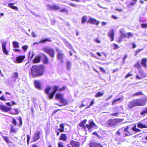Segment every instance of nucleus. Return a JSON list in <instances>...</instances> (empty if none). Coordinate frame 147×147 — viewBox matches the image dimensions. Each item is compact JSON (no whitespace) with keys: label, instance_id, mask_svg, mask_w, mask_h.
Here are the masks:
<instances>
[{"label":"nucleus","instance_id":"c03bdc74","mask_svg":"<svg viewBox=\"0 0 147 147\" xmlns=\"http://www.w3.org/2000/svg\"><path fill=\"white\" fill-rule=\"evenodd\" d=\"M10 130L11 131L10 132H13L14 133L16 132V131L15 128L13 127L12 125H11V127L10 129Z\"/></svg>","mask_w":147,"mask_h":147},{"label":"nucleus","instance_id":"9d476101","mask_svg":"<svg viewBox=\"0 0 147 147\" xmlns=\"http://www.w3.org/2000/svg\"><path fill=\"white\" fill-rule=\"evenodd\" d=\"M89 146L90 147H103L102 145L92 141H91L89 143Z\"/></svg>","mask_w":147,"mask_h":147},{"label":"nucleus","instance_id":"338daca9","mask_svg":"<svg viewBox=\"0 0 147 147\" xmlns=\"http://www.w3.org/2000/svg\"><path fill=\"white\" fill-rule=\"evenodd\" d=\"M100 69L101 71L103 72L104 73H105V71L103 68H102L101 67H100Z\"/></svg>","mask_w":147,"mask_h":147},{"label":"nucleus","instance_id":"bf43d9fd","mask_svg":"<svg viewBox=\"0 0 147 147\" xmlns=\"http://www.w3.org/2000/svg\"><path fill=\"white\" fill-rule=\"evenodd\" d=\"M27 143H28L29 142V140L30 139V136L28 135H27Z\"/></svg>","mask_w":147,"mask_h":147},{"label":"nucleus","instance_id":"0eeeda50","mask_svg":"<svg viewBox=\"0 0 147 147\" xmlns=\"http://www.w3.org/2000/svg\"><path fill=\"white\" fill-rule=\"evenodd\" d=\"M132 131L131 126L129 125L127 126L126 128L124 129V132L125 135L128 136L132 134L131 131Z\"/></svg>","mask_w":147,"mask_h":147},{"label":"nucleus","instance_id":"4468645a","mask_svg":"<svg viewBox=\"0 0 147 147\" xmlns=\"http://www.w3.org/2000/svg\"><path fill=\"white\" fill-rule=\"evenodd\" d=\"M114 35L115 33H114V29L113 28H112L109 32L108 34V36L111 38V41L113 40Z\"/></svg>","mask_w":147,"mask_h":147},{"label":"nucleus","instance_id":"9b49d317","mask_svg":"<svg viewBox=\"0 0 147 147\" xmlns=\"http://www.w3.org/2000/svg\"><path fill=\"white\" fill-rule=\"evenodd\" d=\"M123 130V128H122L119 129L117 131L116 133V135L117 138L115 139V141H118L120 139L121 134Z\"/></svg>","mask_w":147,"mask_h":147},{"label":"nucleus","instance_id":"0e129e2a","mask_svg":"<svg viewBox=\"0 0 147 147\" xmlns=\"http://www.w3.org/2000/svg\"><path fill=\"white\" fill-rule=\"evenodd\" d=\"M127 35V37L128 38H129V37L130 36H132V34L131 32H128L126 34Z\"/></svg>","mask_w":147,"mask_h":147},{"label":"nucleus","instance_id":"a211bd4d","mask_svg":"<svg viewBox=\"0 0 147 147\" xmlns=\"http://www.w3.org/2000/svg\"><path fill=\"white\" fill-rule=\"evenodd\" d=\"M34 84L36 88L39 90H41L42 89L40 81L35 80L34 82Z\"/></svg>","mask_w":147,"mask_h":147},{"label":"nucleus","instance_id":"412c9836","mask_svg":"<svg viewBox=\"0 0 147 147\" xmlns=\"http://www.w3.org/2000/svg\"><path fill=\"white\" fill-rule=\"evenodd\" d=\"M64 55L61 52H58L57 55V58L59 59L61 63H63V58L64 57Z\"/></svg>","mask_w":147,"mask_h":147},{"label":"nucleus","instance_id":"5701e85b","mask_svg":"<svg viewBox=\"0 0 147 147\" xmlns=\"http://www.w3.org/2000/svg\"><path fill=\"white\" fill-rule=\"evenodd\" d=\"M70 144L73 147H79L80 144L79 142L71 140L70 142Z\"/></svg>","mask_w":147,"mask_h":147},{"label":"nucleus","instance_id":"39448f33","mask_svg":"<svg viewBox=\"0 0 147 147\" xmlns=\"http://www.w3.org/2000/svg\"><path fill=\"white\" fill-rule=\"evenodd\" d=\"M43 50L45 52L48 53L51 57H53L54 55V51L52 48L46 47L44 48Z\"/></svg>","mask_w":147,"mask_h":147},{"label":"nucleus","instance_id":"f704fd0d","mask_svg":"<svg viewBox=\"0 0 147 147\" xmlns=\"http://www.w3.org/2000/svg\"><path fill=\"white\" fill-rule=\"evenodd\" d=\"M51 89V88L50 86L47 87L45 89V92L47 94L49 93V92Z\"/></svg>","mask_w":147,"mask_h":147},{"label":"nucleus","instance_id":"69168bd1","mask_svg":"<svg viewBox=\"0 0 147 147\" xmlns=\"http://www.w3.org/2000/svg\"><path fill=\"white\" fill-rule=\"evenodd\" d=\"M60 127L61 128L64 129V126L63 123H61L60 125Z\"/></svg>","mask_w":147,"mask_h":147},{"label":"nucleus","instance_id":"1a4fd4ad","mask_svg":"<svg viewBox=\"0 0 147 147\" xmlns=\"http://www.w3.org/2000/svg\"><path fill=\"white\" fill-rule=\"evenodd\" d=\"M6 42L5 41H3L1 43V46L3 51L4 53L6 55H8L9 54V52L8 49L6 46Z\"/></svg>","mask_w":147,"mask_h":147},{"label":"nucleus","instance_id":"ddd939ff","mask_svg":"<svg viewBox=\"0 0 147 147\" xmlns=\"http://www.w3.org/2000/svg\"><path fill=\"white\" fill-rule=\"evenodd\" d=\"M25 58V55H20L17 57L15 62L16 63H22Z\"/></svg>","mask_w":147,"mask_h":147},{"label":"nucleus","instance_id":"6ab92c4d","mask_svg":"<svg viewBox=\"0 0 147 147\" xmlns=\"http://www.w3.org/2000/svg\"><path fill=\"white\" fill-rule=\"evenodd\" d=\"M137 125L138 127L140 128H147V125L145 124L144 123L143 121L139 122L137 124Z\"/></svg>","mask_w":147,"mask_h":147},{"label":"nucleus","instance_id":"e2e57ef3","mask_svg":"<svg viewBox=\"0 0 147 147\" xmlns=\"http://www.w3.org/2000/svg\"><path fill=\"white\" fill-rule=\"evenodd\" d=\"M58 147H63V144L61 143H59L58 144Z\"/></svg>","mask_w":147,"mask_h":147},{"label":"nucleus","instance_id":"f8f14e48","mask_svg":"<svg viewBox=\"0 0 147 147\" xmlns=\"http://www.w3.org/2000/svg\"><path fill=\"white\" fill-rule=\"evenodd\" d=\"M145 77V75L143 71L142 70H140L138 74L136 75V78L137 79H140Z\"/></svg>","mask_w":147,"mask_h":147},{"label":"nucleus","instance_id":"b1692460","mask_svg":"<svg viewBox=\"0 0 147 147\" xmlns=\"http://www.w3.org/2000/svg\"><path fill=\"white\" fill-rule=\"evenodd\" d=\"M47 41H49V42L51 41V40L50 38H47L45 39H44L40 41H39L38 42H35L33 44L34 45L36 44H38L40 42L42 43H44Z\"/></svg>","mask_w":147,"mask_h":147},{"label":"nucleus","instance_id":"2eb2a0df","mask_svg":"<svg viewBox=\"0 0 147 147\" xmlns=\"http://www.w3.org/2000/svg\"><path fill=\"white\" fill-rule=\"evenodd\" d=\"M88 22L92 24H96L97 26L98 25L99 23V21H97L95 19L91 17L89 18V20Z\"/></svg>","mask_w":147,"mask_h":147},{"label":"nucleus","instance_id":"f03ea898","mask_svg":"<svg viewBox=\"0 0 147 147\" xmlns=\"http://www.w3.org/2000/svg\"><path fill=\"white\" fill-rule=\"evenodd\" d=\"M66 87L65 86H63L62 88H60L58 89V87L57 86H54L53 87V92L50 93H49V94H47L49 96V98L50 99H52L55 93L58 90H64L65 89Z\"/></svg>","mask_w":147,"mask_h":147},{"label":"nucleus","instance_id":"f257e3e1","mask_svg":"<svg viewBox=\"0 0 147 147\" xmlns=\"http://www.w3.org/2000/svg\"><path fill=\"white\" fill-rule=\"evenodd\" d=\"M44 71L43 66H38L34 65L32 67L31 72L33 77L39 76L43 74Z\"/></svg>","mask_w":147,"mask_h":147},{"label":"nucleus","instance_id":"2f4dec72","mask_svg":"<svg viewBox=\"0 0 147 147\" xmlns=\"http://www.w3.org/2000/svg\"><path fill=\"white\" fill-rule=\"evenodd\" d=\"M60 139L65 141L66 140L67 137L65 134H62L60 136Z\"/></svg>","mask_w":147,"mask_h":147},{"label":"nucleus","instance_id":"393cba45","mask_svg":"<svg viewBox=\"0 0 147 147\" xmlns=\"http://www.w3.org/2000/svg\"><path fill=\"white\" fill-rule=\"evenodd\" d=\"M140 114L142 116H145L147 114V107L143 109L140 111Z\"/></svg>","mask_w":147,"mask_h":147},{"label":"nucleus","instance_id":"6e6552de","mask_svg":"<svg viewBox=\"0 0 147 147\" xmlns=\"http://www.w3.org/2000/svg\"><path fill=\"white\" fill-rule=\"evenodd\" d=\"M89 124H87L86 125V127L87 128L88 130L93 127H96V128H97V126L95 124L94 122L92 120H89L88 121Z\"/></svg>","mask_w":147,"mask_h":147},{"label":"nucleus","instance_id":"09e8293b","mask_svg":"<svg viewBox=\"0 0 147 147\" xmlns=\"http://www.w3.org/2000/svg\"><path fill=\"white\" fill-rule=\"evenodd\" d=\"M14 4V3H9L8 5V6L9 7L12 9V8H13L14 6H13Z\"/></svg>","mask_w":147,"mask_h":147},{"label":"nucleus","instance_id":"c9c22d12","mask_svg":"<svg viewBox=\"0 0 147 147\" xmlns=\"http://www.w3.org/2000/svg\"><path fill=\"white\" fill-rule=\"evenodd\" d=\"M66 65L67 69L68 70H69L70 69L71 66V63L68 61H67L66 63Z\"/></svg>","mask_w":147,"mask_h":147},{"label":"nucleus","instance_id":"ea45409f","mask_svg":"<svg viewBox=\"0 0 147 147\" xmlns=\"http://www.w3.org/2000/svg\"><path fill=\"white\" fill-rule=\"evenodd\" d=\"M132 130L136 132H140V130L139 129L136 128L135 126L132 127Z\"/></svg>","mask_w":147,"mask_h":147},{"label":"nucleus","instance_id":"4d7b16f0","mask_svg":"<svg viewBox=\"0 0 147 147\" xmlns=\"http://www.w3.org/2000/svg\"><path fill=\"white\" fill-rule=\"evenodd\" d=\"M14 110L15 111V113H13V114H18L19 113V112L18 109H14Z\"/></svg>","mask_w":147,"mask_h":147},{"label":"nucleus","instance_id":"dca6fc26","mask_svg":"<svg viewBox=\"0 0 147 147\" xmlns=\"http://www.w3.org/2000/svg\"><path fill=\"white\" fill-rule=\"evenodd\" d=\"M0 109L3 111L7 112L11 110V108L8 107L4 105H1Z\"/></svg>","mask_w":147,"mask_h":147},{"label":"nucleus","instance_id":"bb28decb","mask_svg":"<svg viewBox=\"0 0 147 147\" xmlns=\"http://www.w3.org/2000/svg\"><path fill=\"white\" fill-rule=\"evenodd\" d=\"M49 7L51 9L55 10H58L59 8V7L55 5H49Z\"/></svg>","mask_w":147,"mask_h":147},{"label":"nucleus","instance_id":"aec40b11","mask_svg":"<svg viewBox=\"0 0 147 147\" xmlns=\"http://www.w3.org/2000/svg\"><path fill=\"white\" fill-rule=\"evenodd\" d=\"M40 132L38 131H37L34 135L33 138V141H35L36 140L39 139L40 138Z\"/></svg>","mask_w":147,"mask_h":147},{"label":"nucleus","instance_id":"473e14b6","mask_svg":"<svg viewBox=\"0 0 147 147\" xmlns=\"http://www.w3.org/2000/svg\"><path fill=\"white\" fill-rule=\"evenodd\" d=\"M104 94L103 92H99L96 93L95 95L96 97H98L102 96Z\"/></svg>","mask_w":147,"mask_h":147},{"label":"nucleus","instance_id":"864d4df0","mask_svg":"<svg viewBox=\"0 0 147 147\" xmlns=\"http://www.w3.org/2000/svg\"><path fill=\"white\" fill-rule=\"evenodd\" d=\"M94 103V101L93 99L90 102V105L86 107L87 108H89L90 106H92L93 105Z\"/></svg>","mask_w":147,"mask_h":147},{"label":"nucleus","instance_id":"de8ad7c7","mask_svg":"<svg viewBox=\"0 0 147 147\" xmlns=\"http://www.w3.org/2000/svg\"><path fill=\"white\" fill-rule=\"evenodd\" d=\"M114 49L115 50L119 48V46L118 45L116 44H114Z\"/></svg>","mask_w":147,"mask_h":147},{"label":"nucleus","instance_id":"37998d69","mask_svg":"<svg viewBox=\"0 0 147 147\" xmlns=\"http://www.w3.org/2000/svg\"><path fill=\"white\" fill-rule=\"evenodd\" d=\"M18 74L17 72H15L13 73L12 77V78H18Z\"/></svg>","mask_w":147,"mask_h":147},{"label":"nucleus","instance_id":"58836bf2","mask_svg":"<svg viewBox=\"0 0 147 147\" xmlns=\"http://www.w3.org/2000/svg\"><path fill=\"white\" fill-rule=\"evenodd\" d=\"M48 60L47 57L45 55H44V62L45 64H47L48 63Z\"/></svg>","mask_w":147,"mask_h":147},{"label":"nucleus","instance_id":"79ce46f5","mask_svg":"<svg viewBox=\"0 0 147 147\" xmlns=\"http://www.w3.org/2000/svg\"><path fill=\"white\" fill-rule=\"evenodd\" d=\"M119 114V112L117 111L115 113H112L111 115L113 116L118 117Z\"/></svg>","mask_w":147,"mask_h":147},{"label":"nucleus","instance_id":"680f3d73","mask_svg":"<svg viewBox=\"0 0 147 147\" xmlns=\"http://www.w3.org/2000/svg\"><path fill=\"white\" fill-rule=\"evenodd\" d=\"M141 26L143 28H145L147 27V24H142Z\"/></svg>","mask_w":147,"mask_h":147},{"label":"nucleus","instance_id":"603ef678","mask_svg":"<svg viewBox=\"0 0 147 147\" xmlns=\"http://www.w3.org/2000/svg\"><path fill=\"white\" fill-rule=\"evenodd\" d=\"M127 57V55H124V57L123 58V64H124L125 63V60L126 59V58Z\"/></svg>","mask_w":147,"mask_h":147},{"label":"nucleus","instance_id":"774afa93","mask_svg":"<svg viewBox=\"0 0 147 147\" xmlns=\"http://www.w3.org/2000/svg\"><path fill=\"white\" fill-rule=\"evenodd\" d=\"M58 130H59L60 132H64V129H61V128H59L58 129Z\"/></svg>","mask_w":147,"mask_h":147},{"label":"nucleus","instance_id":"f3484780","mask_svg":"<svg viewBox=\"0 0 147 147\" xmlns=\"http://www.w3.org/2000/svg\"><path fill=\"white\" fill-rule=\"evenodd\" d=\"M136 106L135 99L130 101L128 104V107L129 109H131Z\"/></svg>","mask_w":147,"mask_h":147},{"label":"nucleus","instance_id":"72a5a7b5","mask_svg":"<svg viewBox=\"0 0 147 147\" xmlns=\"http://www.w3.org/2000/svg\"><path fill=\"white\" fill-rule=\"evenodd\" d=\"M13 44L14 48L19 47V43L16 41H13Z\"/></svg>","mask_w":147,"mask_h":147},{"label":"nucleus","instance_id":"4be33fe9","mask_svg":"<svg viewBox=\"0 0 147 147\" xmlns=\"http://www.w3.org/2000/svg\"><path fill=\"white\" fill-rule=\"evenodd\" d=\"M123 100V97H120L118 99H115L113 100L112 104L113 105H115L116 104L120 103L122 102Z\"/></svg>","mask_w":147,"mask_h":147},{"label":"nucleus","instance_id":"c756f323","mask_svg":"<svg viewBox=\"0 0 147 147\" xmlns=\"http://www.w3.org/2000/svg\"><path fill=\"white\" fill-rule=\"evenodd\" d=\"M147 59L146 58H143L141 61V64L145 68L146 67V63L147 62Z\"/></svg>","mask_w":147,"mask_h":147},{"label":"nucleus","instance_id":"a19ab883","mask_svg":"<svg viewBox=\"0 0 147 147\" xmlns=\"http://www.w3.org/2000/svg\"><path fill=\"white\" fill-rule=\"evenodd\" d=\"M34 56V54L33 53H31L30 52H29L28 57L29 59H31Z\"/></svg>","mask_w":147,"mask_h":147},{"label":"nucleus","instance_id":"423d86ee","mask_svg":"<svg viewBox=\"0 0 147 147\" xmlns=\"http://www.w3.org/2000/svg\"><path fill=\"white\" fill-rule=\"evenodd\" d=\"M118 123V120L116 119H109L106 121V124L111 126H115Z\"/></svg>","mask_w":147,"mask_h":147},{"label":"nucleus","instance_id":"7ed1b4c3","mask_svg":"<svg viewBox=\"0 0 147 147\" xmlns=\"http://www.w3.org/2000/svg\"><path fill=\"white\" fill-rule=\"evenodd\" d=\"M135 101L136 106H141L144 105L147 100V97H145L144 99H135Z\"/></svg>","mask_w":147,"mask_h":147},{"label":"nucleus","instance_id":"13d9d810","mask_svg":"<svg viewBox=\"0 0 147 147\" xmlns=\"http://www.w3.org/2000/svg\"><path fill=\"white\" fill-rule=\"evenodd\" d=\"M95 41L99 43H100V41L98 38H97L95 39Z\"/></svg>","mask_w":147,"mask_h":147},{"label":"nucleus","instance_id":"7c9ffc66","mask_svg":"<svg viewBox=\"0 0 147 147\" xmlns=\"http://www.w3.org/2000/svg\"><path fill=\"white\" fill-rule=\"evenodd\" d=\"M2 137L7 143H12L11 141L9 139L8 137L3 136H2Z\"/></svg>","mask_w":147,"mask_h":147},{"label":"nucleus","instance_id":"8fccbe9b","mask_svg":"<svg viewBox=\"0 0 147 147\" xmlns=\"http://www.w3.org/2000/svg\"><path fill=\"white\" fill-rule=\"evenodd\" d=\"M28 48V46L27 45H24L22 47V48L25 51Z\"/></svg>","mask_w":147,"mask_h":147},{"label":"nucleus","instance_id":"c85d7f7f","mask_svg":"<svg viewBox=\"0 0 147 147\" xmlns=\"http://www.w3.org/2000/svg\"><path fill=\"white\" fill-rule=\"evenodd\" d=\"M86 121L87 120L85 119L84 120L82 121L79 123V125L80 127H83L84 129H86V127L84 126V125L86 123Z\"/></svg>","mask_w":147,"mask_h":147},{"label":"nucleus","instance_id":"3c124183","mask_svg":"<svg viewBox=\"0 0 147 147\" xmlns=\"http://www.w3.org/2000/svg\"><path fill=\"white\" fill-rule=\"evenodd\" d=\"M12 123L15 126H16L17 125V122L15 119L14 118H13L12 120Z\"/></svg>","mask_w":147,"mask_h":147},{"label":"nucleus","instance_id":"a878e982","mask_svg":"<svg viewBox=\"0 0 147 147\" xmlns=\"http://www.w3.org/2000/svg\"><path fill=\"white\" fill-rule=\"evenodd\" d=\"M89 102L88 100V99L84 100L82 102L81 105L80 106V108H81L82 107L86 106Z\"/></svg>","mask_w":147,"mask_h":147},{"label":"nucleus","instance_id":"4c0bfd02","mask_svg":"<svg viewBox=\"0 0 147 147\" xmlns=\"http://www.w3.org/2000/svg\"><path fill=\"white\" fill-rule=\"evenodd\" d=\"M134 67L138 69L140 68V64L139 61L138 62L134 65Z\"/></svg>","mask_w":147,"mask_h":147},{"label":"nucleus","instance_id":"6e6d98bb","mask_svg":"<svg viewBox=\"0 0 147 147\" xmlns=\"http://www.w3.org/2000/svg\"><path fill=\"white\" fill-rule=\"evenodd\" d=\"M132 76V74L131 73H128L126 76L125 78H127L130 76Z\"/></svg>","mask_w":147,"mask_h":147},{"label":"nucleus","instance_id":"49530a36","mask_svg":"<svg viewBox=\"0 0 147 147\" xmlns=\"http://www.w3.org/2000/svg\"><path fill=\"white\" fill-rule=\"evenodd\" d=\"M18 120L19 121V126H21L22 125V118L21 117H20L18 118Z\"/></svg>","mask_w":147,"mask_h":147},{"label":"nucleus","instance_id":"20e7f679","mask_svg":"<svg viewBox=\"0 0 147 147\" xmlns=\"http://www.w3.org/2000/svg\"><path fill=\"white\" fill-rule=\"evenodd\" d=\"M55 96L56 98L59 100V101L63 104V105H65L67 104V100L63 98V96L62 94L57 93L56 94Z\"/></svg>","mask_w":147,"mask_h":147},{"label":"nucleus","instance_id":"a18cd8bd","mask_svg":"<svg viewBox=\"0 0 147 147\" xmlns=\"http://www.w3.org/2000/svg\"><path fill=\"white\" fill-rule=\"evenodd\" d=\"M86 20V16H84L82 18V23L84 24Z\"/></svg>","mask_w":147,"mask_h":147},{"label":"nucleus","instance_id":"052dcab7","mask_svg":"<svg viewBox=\"0 0 147 147\" xmlns=\"http://www.w3.org/2000/svg\"><path fill=\"white\" fill-rule=\"evenodd\" d=\"M121 37L123 38L125 37L126 36V34L123 33H121Z\"/></svg>","mask_w":147,"mask_h":147},{"label":"nucleus","instance_id":"cd10ccee","mask_svg":"<svg viewBox=\"0 0 147 147\" xmlns=\"http://www.w3.org/2000/svg\"><path fill=\"white\" fill-rule=\"evenodd\" d=\"M40 60V57L38 56L36 57L33 59V61L34 63H37L39 62Z\"/></svg>","mask_w":147,"mask_h":147},{"label":"nucleus","instance_id":"5fc2aeb1","mask_svg":"<svg viewBox=\"0 0 147 147\" xmlns=\"http://www.w3.org/2000/svg\"><path fill=\"white\" fill-rule=\"evenodd\" d=\"M142 49H138L137 50H136V53H135V55L136 56V55H137L142 50Z\"/></svg>","mask_w":147,"mask_h":147},{"label":"nucleus","instance_id":"e433bc0d","mask_svg":"<svg viewBox=\"0 0 147 147\" xmlns=\"http://www.w3.org/2000/svg\"><path fill=\"white\" fill-rule=\"evenodd\" d=\"M142 93L141 91L137 92L136 93L133 94L131 95V96H138L140 95H142Z\"/></svg>","mask_w":147,"mask_h":147}]
</instances>
